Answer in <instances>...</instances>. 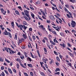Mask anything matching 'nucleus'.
<instances>
[{"mask_svg":"<svg viewBox=\"0 0 76 76\" xmlns=\"http://www.w3.org/2000/svg\"><path fill=\"white\" fill-rule=\"evenodd\" d=\"M66 15L67 16V17L68 18H70V15H69L67 14H66Z\"/></svg>","mask_w":76,"mask_h":76,"instance_id":"47","label":"nucleus"},{"mask_svg":"<svg viewBox=\"0 0 76 76\" xmlns=\"http://www.w3.org/2000/svg\"><path fill=\"white\" fill-rule=\"evenodd\" d=\"M46 22L47 23H50V22H50V20H49V21L48 20H47Z\"/></svg>","mask_w":76,"mask_h":76,"instance_id":"62","label":"nucleus"},{"mask_svg":"<svg viewBox=\"0 0 76 76\" xmlns=\"http://www.w3.org/2000/svg\"><path fill=\"white\" fill-rule=\"evenodd\" d=\"M42 41L43 42H44V43H45V40L44 39H43L42 40Z\"/></svg>","mask_w":76,"mask_h":76,"instance_id":"56","label":"nucleus"},{"mask_svg":"<svg viewBox=\"0 0 76 76\" xmlns=\"http://www.w3.org/2000/svg\"><path fill=\"white\" fill-rule=\"evenodd\" d=\"M15 12L16 14H17L18 15H19V12H18V11L15 10Z\"/></svg>","mask_w":76,"mask_h":76,"instance_id":"15","label":"nucleus"},{"mask_svg":"<svg viewBox=\"0 0 76 76\" xmlns=\"http://www.w3.org/2000/svg\"><path fill=\"white\" fill-rule=\"evenodd\" d=\"M38 34L40 36H42V34L40 32L38 31Z\"/></svg>","mask_w":76,"mask_h":76,"instance_id":"24","label":"nucleus"},{"mask_svg":"<svg viewBox=\"0 0 76 76\" xmlns=\"http://www.w3.org/2000/svg\"><path fill=\"white\" fill-rule=\"evenodd\" d=\"M3 34H4V35H8V33H6L5 32H3Z\"/></svg>","mask_w":76,"mask_h":76,"instance_id":"10","label":"nucleus"},{"mask_svg":"<svg viewBox=\"0 0 76 76\" xmlns=\"http://www.w3.org/2000/svg\"><path fill=\"white\" fill-rule=\"evenodd\" d=\"M17 38L18 37H17V34H15L14 39H15L16 40L17 39Z\"/></svg>","mask_w":76,"mask_h":76,"instance_id":"13","label":"nucleus"},{"mask_svg":"<svg viewBox=\"0 0 76 76\" xmlns=\"http://www.w3.org/2000/svg\"><path fill=\"white\" fill-rule=\"evenodd\" d=\"M1 13H3V14L4 15H6V11H5L4 12V10H3L2 8H1Z\"/></svg>","mask_w":76,"mask_h":76,"instance_id":"3","label":"nucleus"},{"mask_svg":"<svg viewBox=\"0 0 76 76\" xmlns=\"http://www.w3.org/2000/svg\"><path fill=\"white\" fill-rule=\"evenodd\" d=\"M32 38L34 39V40H35V36H32Z\"/></svg>","mask_w":76,"mask_h":76,"instance_id":"40","label":"nucleus"},{"mask_svg":"<svg viewBox=\"0 0 76 76\" xmlns=\"http://www.w3.org/2000/svg\"><path fill=\"white\" fill-rule=\"evenodd\" d=\"M65 6H66V7H67V8H69V5H65Z\"/></svg>","mask_w":76,"mask_h":76,"instance_id":"44","label":"nucleus"},{"mask_svg":"<svg viewBox=\"0 0 76 76\" xmlns=\"http://www.w3.org/2000/svg\"><path fill=\"white\" fill-rule=\"evenodd\" d=\"M24 75H26V76H28V74H27V73L25 72L24 73Z\"/></svg>","mask_w":76,"mask_h":76,"instance_id":"48","label":"nucleus"},{"mask_svg":"<svg viewBox=\"0 0 76 76\" xmlns=\"http://www.w3.org/2000/svg\"><path fill=\"white\" fill-rule=\"evenodd\" d=\"M7 29L8 30V31H11V30L10 29H9L8 28H7Z\"/></svg>","mask_w":76,"mask_h":76,"instance_id":"58","label":"nucleus"},{"mask_svg":"<svg viewBox=\"0 0 76 76\" xmlns=\"http://www.w3.org/2000/svg\"><path fill=\"white\" fill-rule=\"evenodd\" d=\"M30 75L31 76H33L34 75V74H33V73L32 72H30Z\"/></svg>","mask_w":76,"mask_h":76,"instance_id":"43","label":"nucleus"},{"mask_svg":"<svg viewBox=\"0 0 76 76\" xmlns=\"http://www.w3.org/2000/svg\"><path fill=\"white\" fill-rule=\"evenodd\" d=\"M44 51H45V52H46V53H47V49L45 48H44Z\"/></svg>","mask_w":76,"mask_h":76,"instance_id":"51","label":"nucleus"},{"mask_svg":"<svg viewBox=\"0 0 76 76\" xmlns=\"http://www.w3.org/2000/svg\"><path fill=\"white\" fill-rule=\"evenodd\" d=\"M22 42V40H19V42L20 44Z\"/></svg>","mask_w":76,"mask_h":76,"instance_id":"41","label":"nucleus"},{"mask_svg":"<svg viewBox=\"0 0 76 76\" xmlns=\"http://www.w3.org/2000/svg\"><path fill=\"white\" fill-rule=\"evenodd\" d=\"M70 1L73 3H74L75 1V0H70Z\"/></svg>","mask_w":76,"mask_h":76,"instance_id":"21","label":"nucleus"},{"mask_svg":"<svg viewBox=\"0 0 76 76\" xmlns=\"http://www.w3.org/2000/svg\"><path fill=\"white\" fill-rule=\"evenodd\" d=\"M36 4H40V1H37V2H36Z\"/></svg>","mask_w":76,"mask_h":76,"instance_id":"16","label":"nucleus"},{"mask_svg":"<svg viewBox=\"0 0 76 76\" xmlns=\"http://www.w3.org/2000/svg\"><path fill=\"white\" fill-rule=\"evenodd\" d=\"M60 45L62 46V47H63L64 48H65V44H64V43H63V44H60Z\"/></svg>","mask_w":76,"mask_h":76,"instance_id":"7","label":"nucleus"},{"mask_svg":"<svg viewBox=\"0 0 76 76\" xmlns=\"http://www.w3.org/2000/svg\"><path fill=\"white\" fill-rule=\"evenodd\" d=\"M5 61L7 62V63H10V61H9L8 60L5 59Z\"/></svg>","mask_w":76,"mask_h":76,"instance_id":"34","label":"nucleus"},{"mask_svg":"<svg viewBox=\"0 0 76 76\" xmlns=\"http://www.w3.org/2000/svg\"><path fill=\"white\" fill-rule=\"evenodd\" d=\"M60 69L59 68H56L55 70V71L57 72V71H60Z\"/></svg>","mask_w":76,"mask_h":76,"instance_id":"19","label":"nucleus"},{"mask_svg":"<svg viewBox=\"0 0 76 76\" xmlns=\"http://www.w3.org/2000/svg\"><path fill=\"white\" fill-rule=\"evenodd\" d=\"M20 57L21 58V59H22V60H23V58L24 59V56H20Z\"/></svg>","mask_w":76,"mask_h":76,"instance_id":"30","label":"nucleus"},{"mask_svg":"<svg viewBox=\"0 0 76 76\" xmlns=\"http://www.w3.org/2000/svg\"><path fill=\"white\" fill-rule=\"evenodd\" d=\"M5 50L7 51V53H9V50H8V49H7V48H5Z\"/></svg>","mask_w":76,"mask_h":76,"instance_id":"31","label":"nucleus"},{"mask_svg":"<svg viewBox=\"0 0 76 76\" xmlns=\"http://www.w3.org/2000/svg\"><path fill=\"white\" fill-rule=\"evenodd\" d=\"M52 63H53V59H52L51 61L50 62V64H52Z\"/></svg>","mask_w":76,"mask_h":76,"instance_id":"53","label":"nucleus"},{"mask_svg":"<svg viewBox=\"0 0 76 76\" xmlns=\"http://www.w3.org/2000/svg\"><path fill=\"white\" fill-rule=\"evenodd\" d=\"M27 17H28L29 20H31V18H30V17H29V15H28V16H27Z\"/></svg>","mask_w":76,"mask_h":76,"instance_id":"57","label":"nucleus"},{"mask_svg":"<svg viewBox=\"0 0 76 76\" xmlns=\"http://www.w3.org/2000/svg\"><path fill=\"white\" fill-rule=\"evenodd\" d=\"M22 14L23 15V16H25V13H24V12H22Z\"/></svg>","mask_w":76,"mask_h":76,"instance_id":"64","label":"nucleus"},{"mask_svg":"<svg viewBox=\"0 0 76 76\" xmlns=\"http://www.w3.org/2000/svg\"><path fill=\"white\" fill-rule=\"evenodd\" d=\"M21 66H22V67H23V68H25V69H26V67H25V66H23V64H20Z\"/></svg>","mask_w":76,"mask_h":76,"instance_id":"22","label":"nucleus"},{"mask_svg":"<svg viewBox=\"0 0 76 76\" xmlns=\"http://www.w3.org/2000/svg\"><path fill=\"white\" fill-rule=\"evenodd\" d=\"M18 8H19L20 10H22V7H21L20 6V7H18Z\"/></svg>","mask_w":76,"mask_h":76,"instance_id":"39","label":"nucleus"},{"mask_svg":"<svg viewBox=\"0 0 76 76\" xmlns=\"http://www.w3.org/2000/svg\"><path fill=\"white\" fill-rule=\"evenodd\" d=\"M0 61H3V59H2V58H1V57H0Z\"/></svg>","mask_w":76,"mask_h":76,"instance_id":"49","label":"nucleus"},{"mask_svg":"<svg viewBox=\"0 0 76 76\" xmlns=\"http://www.w3.org/2000/svg\"><path fill=\"white\" fill-rule=\"evenodd\" d=\"M52 33H53V34H55V35H56V31H52Z\"/></svg>","mask_w":76,"mask_h":76,"instance_id":"25","label":"nucleus"},{"mask_svg":"<svg viewBox=\"0 0 76 76\" xmlns=\"http://www.w3.org/2000/svg\"><path fill=\"white\" fill-rule=\"evenodd\" d=\"M54 54H56V55H58V53H57V52H56V51H54Z\"/></svg>","mask_w":76,"mask_h":76,"instance_id":"45","label":"nucleus"},{"mask_svg":"<svg viewBox=\"0 0 76 76\" xmlns=\"http://www.w3.org/2000/svg\"><path fill=\"white\" fill-rule=\"evenodd\" d=\"M42 60L44 62H45V63H47V62H46V61L45 60V59L43 58Z\"/></svg>","mask_w":76,"mask_h":76,"instance_id":"33","label":"nucleus"},{"mask_svg":"<svg viewBox=\"0 0 76 76\" xmlns=\"http://www.w3.org/2000/svg\"><path fill=\"white\" fill-rule=\"evenodd\" d=\"M30 7L31 9V10H34V8L33 7Z\"/></svg>","mask_w":76,"mask_h":76,"instance_id":"46","label":"nucleus"},{"mask_svg":"<svg viewBox=\"0 0 76 76\" xmlns=\"http://www.w3.org/2000/svg\"><path fill=\"white\" fill-rule=\"evenodd\" d=\"M1 69L3 70H4V66H2L1 67Z\"/></svg>","mask_w":76,"mask_h":76,"instance_id":"59","label":"nucleus"},{"mask_svg":"<svg viewBox=\"0 0 76 76\" xmlns=\"http://www.w3.org/2000/svg\"><path fill=\"white\" fill-rule=\"evenodd\" d=\"M71 25L72 27V28H74V27L76 26V22H75V21L72 20L71 23Z\"/></svg>","mask_w":76,"mask_h":76,"instance_id":"1","label":"nucleus"},{"mask_svg":"<svg viewBox=\"0 0 76 76\" xmlns=\"http://www.w3.org/2000/svg\"><path fill=\"white\" fill-rule=\"evenodd\" d=\"M23 36L25 39H26V36L25 35V34H23Z\"/></svg>","mask_w":76,"mask_h":76,"instance_id":"23","label":"nucleus"},{"mask_svg":"<svg viewBox=\"0 0 76 76\" xmlns=\"http://www.w3.org/2000/svg\"><path fill=\"white\" fill-rule=\"evenodd\" d=\"M11 25L13 27H14V22L13 21L11 23Z\"/></svg>","mask_w":76,"mask_h":76,"instance_id":"17","label":"nucleus"},{"mask_svg":"<svg viewBox=\"0 0 76 76\" xmlns=\"http://www.w3.org/2000/svg\"><path fill=\"white\" fill-rule=\"evenodd\" d=\"M4 71L6 73V74L7 75H9V73H8V72H7V70H5Z\"/></svg>","mask_w":76,"mask_h":76,"instance_id":"35","label":"nucleus"},{"mask_svg":"<svg viewBox=\"0 0 76 76\" xmlns=\"http://www.w3.org/2000/svg\"><path fill=\"white\" fill-rule=\"evenodd\" d=\"M24 55L26 56V57H28V56H27V53L25 52H24Z\"/></svg>","mask_w":76,"mask_h":76,"instance_id":"26","label":"nucleus"},{"mask_svg":"<svg viewBox=\"0 0 76 76\" xmlns=\"http://www.w3.org/2000/svg\"><path fill=\"white\" fill-rule=\"evenodd\" d=\"M60 74V72H57L55 73V75H58Z\"/></svg>","mask_w":76,"mask_h":76,"instance_id":"32","label":"nucleus"},{"mask_svg":"<svg viewBox=\"0 0 76 76\" xmlns=\"http://www.w3.org/2000/svg\"><path fill=\"white\" fill-rule=\"evenodd\" d=\"M24 18L26 20H28V21L29 20L28 18L26 17V16H25V17H24Z\"/></svg>","mask_w":76,"mask_h":76,"instance_id":"29","label":"nucleus"},{"mask_svg":"<svg viewBox=\"0 0 76 76\" xmlns=\"http://www.w3.org/2000/svg\"><path fill=\"white\" fill-rule=\"evenodd\" d=\"M41 75H42V76H45V74H44V73L41 72Z\"/></svg>","mask_w":76,"mask_h":76,"instance_id":"38","label":"nucleus"},{"mask_svg":"<svg viewBox=\"0 0 76 76\" xmlns=\"http://www.w3.org/2000/svg\"><path fill=\"white\" fill-rule=\"evenodd\" d=\"M69 55H70V56L71 57H74V56H73V54H72L71 53H70V52H69Z\"/></svg>","mask_w":76,"mask_h":76,"instance_id":"8","label":"nucleus"},{"mask_svg":"<svg viewBox=\"0 0 76 76\" xmlns=\"http://www.w3.org/2000/svg\"><path fill=\"white\" fill-rule=\"evenodd\" d=\"M50 18V19H51L52 20H54V19H55L54 18V17L52 15H50V16L49 17Z\"/></svg>","mask_w":76,"mask_h":76,"instance_id":"4","label":"nucleus"},{"mask_svg":"<svg viewBox=\"0 0 76 76\" xmlns=\"http://www.w3.org/2000/svg\"><path fill=\"white\" fill-rule=\"evenodd\" d=\"M0 28L2 29V30H4V28L2 27V26H3L0 25Z\"/></svg>","mask_w":76,"mask_h":76,"instance_id":"20","label":"nucleus"},{"mask_svg":"<svg viewBox=\"0 0 76 76\" xmlns=\"http://www.w3.org/2000/svg\"><path fill=\"white\" fill-rule=\"evenodd\" d=\"M60 34L62 36V37H64V33H61Z\"/></svg>","mask_w":76,"mask_h":76,"instance_id":"14","label":"nucleus"},{"mask_svg":"<svg viewBox=\"0 0 76 76\" xmlns=\"http://www.w3.org/2000/svg\"><path fill=\"white\" fill-rule=\"evenodd\" d=\"M27 28V27L26 26H25L24 27V29L25 30H26V28Z\"/></svg>","mask_w":76,"mask_h":76,"instance_id":"63","label":"nucleus"},{"mask_svg":"<svg viewBox=\"0 0 76 76\" xmlns=\"http://www.w3.org/2000/svg\"><path fill=\"white\" fill-rule=\"evenodd\" d=\"M64 9L65 10V11H66V12H69V11H68V10H67L66 8H64Z\"/></svg>","mask_w":76,"mask_h":76,"instance_id":"36","label":"nucleus"},{"mask_svg":"<svg viewBox=\"0 0 76 76\" xmlns=\"http://www.w3.org/2000/svg\"><path fill=\"white\" fill-rule=\"evenodd\" d=\"M40 26L41 28H42V30H43V31L45 30V28L44 27V26L41 25H40Z\"/></svg>","mask_w":76,"mask_h":76,"instance_id":"5","label":"nucleus"},{"mask_svg":"<svg viewBox=\"0 0 76 76\" xmlns=\"http://www.w3.org/2000/svg\"><path fill=\"white\" fill-rule=\"evenodd\" d=\"M31 16L33 18H34V17L35 16V15L34 14H31Z\"/></svg>","mask_w":76,"mask_h":76,"instance_id":"37","label":"nucleus"},{"mask_svg":"<svg viewBox=\"0 0 76 76\" xmlns=\"http://www.w3.org/2000/svg\"><path fill=\"white\" fill-rule=\"evenodd\" d=\"M14 72H15V73H16V69H14L13 70Z\"/></svg>","mask_w":76,"mask_h":76,"instance_id":"61","label":"nucleus"},{"mask_svg":"<svg viewBox=\"0 0 76 76\" xmlns=\"http://www.w3.org/2000/svg\"><path fill=\"white\" fill-rule=\"evenodd\" d=\"M67 45H68V46L69 47H71L70 44L68 43H67Z\"/></svg>","mask_w":76,"mask_h":76,"instance_id":"55","label":"nucleus"},{"mask_svg":"<svg viewBox=\"0 0 76 76\" xmlns=\"http://www.w3.org/2000/svg\"><path fill=\"white\" fill-rule=\"evenodd\" d=\"M8 33L10 37V38H12V35H11V34L9 32H8Z\"/></svg>","mask_w":76,"mask_h":76,"instance_id":"27","label":"nucleus"},{"mask_svg":"<svg viewBox=\"0 0 76 76\" xmlns=\"http://www.w3.org/2000/svg\"><path fill=\"white\" fill-rule=\"evenodd\" d=\"M56 59L58 61H60V59L58 57H56Z\"/></svg>","mask_w":76,"mask_h":76,"instance_id":"52","label":"nucleus"},{"mask_svg":"<svg viewBox=\"0 0 76 76\" xmlns=\"http://www.w3.org/2000/svg\"><path fill=\"white\" fill-rule=\"evenodd\" d=\"M29 31H32V28H29Z\"/></svg>","mask_w":76,"mask_h":76,"instance_id":"50","label":"nucleus"},{"mask_svg":"<svg viewBox=\"0 0 76 76\" xmlns=\"http://www.w3.org/2000/svg\"><path fill=\"white\" fill-rule=\"evenodd\" d=\"M27 60H29V61L30 62L32 61V59H31V58H29V57H28V58H27Z\"/></svg>","mask_w":76,"mask_h":76,"instance_id":"9","label":"nucleus"},{"mask_svg":"<svg viewBox=\"0 0 76 76\" xmlns=\"http://www.w3.org/2000/svg\"><path fill=\"white\" fill-rule=\"evenodd\" d=\"M24 12L25 13V15L26 16H29V12L26 10H24Z\"/></svg>","mask_w":76,"mask_h":76,"instance_id":"2","label":"nucleus"},{"mask_svg":"<svg viewBox=\"0 0 76 76\" xmlns=\"http://www.w3.org/2000/svg\"><path fill=\"white\" fill-rule=\"evenodd\" d=\"M8 71H9L10 73L11 74H12L13 73H12V70H11V69H10L8 68Z\"/></svg>","mask_w":76,"mask_h":76,"instance_id":"6","label":"nucleus"},{"mask_svg":"<svg viewBox=\"0 0 76 76\" xmlns=\"http://www.w3.org/2000/svg\"><path fill=\"white\" fill-rule=\"evenodd\" d=\"M11 52L12 54H14V53H15L14 51L12 50H11Z\"/></svg>","mask_w":76,"mask_h":76,"instance_id":"54","label":"nucleus"},{"mask_svg":"<svg viewBox=\"0 0 76 76\" xmlns=\"http://www.w3.org/2000/svg\"><path fill=\"white\" fill-rule=\"evenodd\" d=\"M28 67H32V64H28Z\"/></svg>","mask_w":76,"mask_h":76,"instance_id":"11","label":"nucleus"},{"mask_svg":"<svg viewBox=\"0 0 76 76\" xmlns=\"http://www.w3.org/2000/svg\"><path fill=\"white\" fill-rule=\"evenodd\" d=\"M41 12L43 14V15H44V16H45V13H44V12L42 11H41Z\"/></svg>","mask_w":76,"mask_h":76,"instance_id":"12","label":"nucleus"},{"mask_svg":"<svg viewBox=\"0 0 76 76\" xmlns=\"http://www.w3.org/2000/svg\"><path fill=\"white\" fill-rule=\"evenodd\" d=\"M54 16H55V17H56V18H57V19H58L59 18L58 16L56 15H55Z\"/></svg>","mask_w":76,"mask_h":76,"instance_id":"60","label":"nucleus"},{"mask_svg":"<svg viewBox=\"0 0 76 76\" xmlns=\"http://www.w3.org/2000/svg\"><path fill=\"white\" fill-rule=\"evenodd\" d=\"M50 42L53 45H55V44L54 43V42H53L52 40H50Z\"/></svg>","mask_w":76,"mask_h":76,"instance_id":"18","label":"nucleus"},{"mask_svg":"<svg viewBox=\"0 0 76 76\" xmlns=\"http://www.w3.org/2000/svg\"><path fill=\"white\" fill-rule=\"evenodd\" d=\"M23 23L24 25H26V22L25 21H23Z\"/></svg>","mask_w":76,"mask_h":76,"instance_id":"28","label":"nucleus"},{"mask_svg":"<svg viewBox=\"0 0 76 76\" xmlns=\"http://www.w3.org/2000/svg\"><path fill=\"white\" fill-rule=\"evenodd\" d=\"M47 45L48 47V48L50 49V50H51V48H50V45L48 44H47Z\"/></svg>","mask_w":76,"mask_h":76,"instance_id":"42","label":"nucleus"}]
</instances>
